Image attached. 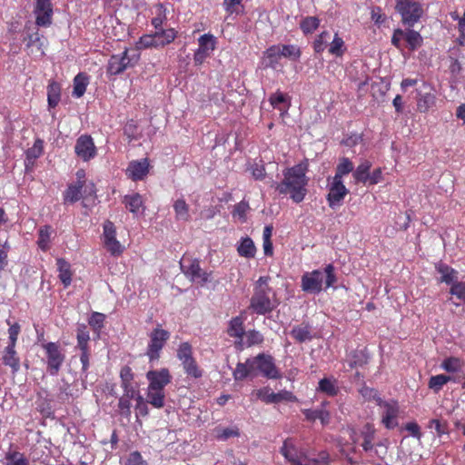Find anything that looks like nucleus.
Wrapping results in <instances>:
<instances>
[{"mask_svg":"<svg viewBox=\"0 0 465 465\" xmlns=\"http://www.w3.org/2000/svg\"><path fill=\"white\" fill-rule=\"evenodd\" d=\"M308 162H302L283 172V179L277 183L276 191L280 194L289 195L296 203L302 202L307 194L309 179L306 176Z\"/></svg>","mask_w":465,"mask_h":465,"instance_id":"obj_1","label":"nucleus"},{"mask_svg":"<svg viewBox=\"0 0 465 465\" xmlns=\"http://www.w3.org/2000/svg\"><path fill=\"white\" fill-rule=\"evenodd\" d=\"M280 452L290 465H331V457L326 450L311 454L292 438L283 441Z\"/></svg>","mask_w":465,"mask_h":465,"instance_id":"obj_2","label":"nucleus"},{"mask_svg":"<svg viewBox=\"0 0 465 465\" xmlns=\"http://www.w3.org/2000/svg\"><path fill=\"white\" fill-rule=\"evenodd\" d=\"M269 276H261L253 287L249 309L259 315L272 312L278 305L275 292L269 286Z\"/></svg>","mask_w":465,"mask_h":465,"instance_id":"obj_3","label":"nucleus"},{"mask_svg":"<svg viewBox=\"0 0 465 465\" xmlns=\"http://www.w3.org/2000/svg\"><path fill=\"white\" fill-rule=\"evenodd\" d=\"M334 266L328 264L324 272L314 270L311 272H306L302 276V289L303 292L310 293H319L322 291L323 277L325 274V288L331 287L336 282L334 273Z\"/></svg>","mask_w":465,"mask_h":465,"instance_id":"obj_4","label":"nucleus"},{"mask_svg":"<svg viewBox=\"0 0 465 465\" xmlns=\"http://www.w3.org/2000/svg\"><path fill=\"white\" fill-rule=\"evenodd\" d=\"M364 396H373L377 405L380 406L381 411V423L389 430H392L399 425L398 416L400 412L398 402L395 401H384L377 396L376 391L371 389L364 390Z\"/></svg>","mask_w":465,"mask_h":465,"instance_id":"obj_5","label":"nucleus"},{"mask_svg":"<svg viewBox=\"0 0 465 465\" xmlns=\"http://www.w3.org/2000/svg\"><path fill=\"white\" fill-rule=\"evenodd\" d=\"M38 342L45 352L47 372L52 376H56L65 359L61 346L55 342H45L43 334L38 338Z\"/></svg>","mask_w":465,"mask_h":465,"instance_id":"obj_6","label":"nucleus"},{"mask_svg":"<svg viewBox=\"0 0 465 465\" xmlns=\"http://www.w3.org/2000/svg\"><path fill=\"white\" fill-rule=\"evenodd\" d=\"M148 336L149 341L145 355L148 357L149 361L153 362L160 359L161 351L170 338V332L158 324Z\"/></svg>","mask_w":465,"mask_h":465,"instance_id":"obj_7","label":"nucleus"},{"mask_svg":"<svg viewBox=\"0 0 465 465\" xmlns=\"http://www.w3.org/2000/svg\"><path fill=\"white\" fill-rule=\"evenodd\" d=\"M396 10L401 15L404 25L411 27L424 14L422 5L417 0H396Z\"/></svg>","mask_w":465,"mask_h":465,"instance_id":"obj_8","label":"nucleus"},{"mask_svg":"<svg viewBox=\"0 0 465 465\" xmlns=\"http://www.w3.org/2000/svg\"><path fill=\"white\" fill-rule=\"evenodd\" d=\"M254 377L261 374L267 379H279L281 372L276 367L273 358L269 354L260 353L252 358Z\"/></svg>","mask_w":465,"mask_h":465,"instance_id":"obj_9","label":"nucleus"},{"mask_svg":"<svg viewBox=\"0 0 465 465\" xmlns=\"http://www.w3.org/2000/svg\"><path fill=\"white\" fill-rule=\"evenodd\" d=\"M181 269L186 277L201 285L207 283L211 280V272L203 271L200 266L199 261L196 259L183 258L181 262Z\"/></svg>","mask_w":465,"mask_h":465,"instance_id":"obj_10","label":"nucleus"},{"mask_svg":"<svg viewBox=\"0 0 465 465\" xmlns=\"http://www.w3.org/2000/svg\"><path fill=\"white\" fill-rule=\"evenodd\" d=\"M216 38L208 33L198 38V48L193 53V63L196 66L202 65L211 56L216 48Z\"/></svg>","mask_w":465,"mask_h":465,"instance_id":"obj_11","label":"nucleus"},{"mask_svg":"<svg viewBox=\"0 0 465 465\" xmlns=\"http://www.w3.org/2000/svg\"><path fill=\"white\" fill-rule=\"evenodd\" d=\"M103 242L106 250L114 256L124 252V247L116 239V228L113 222L107 220L103 225Z\"/></svg>","mask_w":465,"mask_h":465,"instance_id":"obj_12","label":"nucleus"},{"mask_svg":"<svg viewBox=\"0 0 465 465\" xmlns=\"http://www.w3.org/2000/svg\"><path fill=\"white\" fill-rule=\"evenodd\" d=\"M252 396H255L256 399L261 400L262 401L271 404V403H279L282 401H296L297 398L292 394V392L288 391H280L279 392H273L271 391L269 387H263L257 391H254L252 393Z\"/></svg>","mask_w":465,"mask_h":465,"instance_id":"obj_13","label":"nucleus"},{"mask_svg":"<svg viewBox=\"0 0 465 465\" xmlns=\"http://www.w3.org/2000/svg\"><path fill=\"white\" fill-rule=\"evenodd\" d=\"M139 59L138 54L128 55V50L125 49L121 55H113L108 63L107 71L110 74H119L127 67L134 65Z\"/></svg>","mask_w":465,"mask_h":465,"instance_id":"obj_14","label":"nucleus"},{"mask_svg":"<svg viewBox=\"0 0 465 465\" xmlns=\"http://www.w3.org/2000/svg\"><path fill=\"white\" fill-rule=\"evenodd\" d=\"M53 4L50 0H36L34 9L37 26L46 27L52 24Z\"/></svg>","mask_w":465,"mask_h":465,"instance_id":"obj_15","label":"nucleus"},{"mask_svg":"<svg viewBox=\"0 0 465 465\" xmlns=\"http://www.w3.org/2000/svg\"><path fill=\"white\" fill-rule=\"evenodd\" d=\"M436 104V94L432 87L427 84H423L422 89L417 94V110L425 114L429 112Z\"/></svg>","mask_w":465,"mask_h":465,"instance_id":"obj_16","label":"nucleus"},{"mask_svg":"<svg viewBox=\"0 0 465 465\" xmlns=\"http://www.w3.org/2000/svg\"><path fill=\"white\" fill-rule=\"evenodd\" d=\"M330 402L324 401L317 409H303L302 412L305 416V420L310 422H314L319 420L322 426H327L331 422V412L328 410Z\"/></svg>","mask_w":465,"mask_h":465,"instance_id":"obj_17","label":"nucleus"},{"mask_svg":"<svg viewBox=\"0 0 465 465\" xmlns=\"http://www.w3.org/2000/svg\"><path fill=\"white\" fill-rule=\"evenodd\" d=\"M348 193L349 191L344 186L342 180L332 178V182L329 188V193L327 195L329 206L332 209L340 206Z\"/></svg>","mask_w":465,"mask_h":465,"instance_id":"obj_18","label":"nucleus"},{"mask_svg":"<svg viewBox=\"0 0 465 465\" xmlns=\"http://www.w3.org/2000/svg\"><path fill=\"white\" fill-rule=\"evenodd\" d=\"M74 151L84 161H88L96 154V147L92 137L89 135H81L76 140Z\"/></svg>","mask_w":465,"mask_h":465,"instance_id":"obj_19","label":"nucleus"},{"mask_svg":"<svg viewBox=\"0 0 465 465\" xmlns=\"http://www.w3.org/2000/svg\"><path fill=\"white\" fill-rule=\"evenodd\" d=\"M146 379L149 381L148 387L151 389L164 390V387L171 382L172 376L168 369L162 368L160 370L149 371L146 373Z\"/></svg>","mask_w":465,"mask_h":465,"instance_id":"obj_20","label":"nucleus"},{"mask_svg":"<svg viewBox=\"0 0 465 465\" xmlns=\"http://www.w3.org/2000/svg\"><path fill=\"white\" fill-rule=\"evenodd\" d=\"M149 161L147 158L129 163L125 173L133 181L143 180L149 173Z\"/></svg>","mask_w":465,"mask_h":465,"instance_id":"obj_21","label":"nucleus"},{"mask_svg":"<svg viewBox=\"0 0 465 465\" xmlns=\"http://www.w3.org/2000/svg\"><path fill=\"white\" fill-rule=\"evenodd\" d=\"M282 56L280 54L278 45H272L263 53L262 57V64L264 68H272L273 70H280L282 68L281 63Z\"/></svg>","mask_w":465,"mask_h":465,"instance_id":"obj_22","label":"nucleus"},{"mask_svg":"<svg viewBox=\"0 0 465 465\" xmlns=\"http://www.w3.org/2000/svg\"><path fill=\"white\" fill-rule=\"evenodd\" d=\"M436 271L440 274V282L446 284H454L458 280V272L443 262H438L435 265Z\"/></svg>","mask_w":465,"mask_h":465,"instance_id":"obj_23","label":"nucleus"},{"mask_svg":"<svg viewBox=\"0 0 465 465\" xmlns=\"http://www.w3.org/2000/svg\"><path fill=\"white\" fill-rule=\"evenodd\" d=\"M349 74L351 80L357 83L358 90H361L365 85H367L371 79L367 74L366 66L362 64H361L360 70L356 64H353Z\"/></svg>","mask_w":465,"mask_h":465,"instance_id":"obj_24","label":"nucleus"},{"mask_svg":"<svg viewBox=\"0 0 465 465\" xmlns=\"http://www.w3.org/2000/svg\"><path fill=\"white\" fill-rule=\"evenodd\" d=\"M125 207L134 214H137L144 210L143 199L141 194L135 193L125 195L123 200Z\"/></svg>","mask_w":465,"mask_h":465,"instance_id":"obj_25","label":"nucleus"},{"mask_svg":"<svg viewBox=\"0 0 465 465\" xmlns=\"http://www.w3.org/2000/svg\"><path fill=\"white\" fill-rule=\"evenodd\" d=\"M54 234V231L51 226H42L38 231V239L36 241L38 248L44 252L49 250Z\"/></svg>","mask_w":465,"mask_h":465,"instance_id":"obj_26","label":"nucleus"},{"mask_svg":"<svg viewBox=\"0 0 465 465\" xmlns=\"http://www.w3.org/2000/svg\"><path fill=\"white\" fill-rule=\"evenodd\" d=\"M252 362V358H249L245 362H239L236 365L232 372L235 381H242L248 376L254 377L253 365Z\"/></svg>","mask_w":465,"mask_h":465,"instance_id":"obj_27","label":"nucleus"},{"mask_svg":"<svg viewBox=\"0 0 465 465\" xmlns=\"http://www.w3.org/2000/svg\"><path fill=\"white\" fill-rule=\"evenodd\" d=\"M155 30L154 35L159 47H163L173 43L177 37V31L173 28L163 29L161 27Z\"/></svg>","mask_w":465,"mask_h":465,"instance_id":"obj_28","label":"nucleus"},{"mask_svg":"<svg viewBox=\"0 0 465 465\" xmlns=\"http://www.w3.org/2000/svg\"><path fill=\"white\" fill-rule=\"evenodd\" d=\"M238 254L242 257L252 259L256 254V247L250 237L242 238L237 246Z\"/></svg>","mask_w":465,"mask_h":465,"instance_id":"obj_29","label":"nucleus"},{"mask_svg":"<svg viewBox=\"0 0 465 465\" xmlns=\"http://www.w3.org/2000/svg\"><path fill=\"white\" fill-rule=\"evenodd\" d=\"M56 265L59 272L58 277L64 287H68L72 282L71 265L63 258L56 260Z\"/></svg>","mask_w":465,"mask_h":465,"instance_id":"obj_30","label":"nucleus"},{"mask_svg":"<svg viewBox=\"0 0 465 465\" xmlns=\"http://www.w3.org/2000/svg\"><path fill=\"white\" fill-rule=\"evenodd\" d=\"M89 84V76L84 73H79L74 78V90L73 96L80 98L82 97Z\"/></svg>","mask_w":465,"mask_h":465,"instance_id":"obj_31","label":"nucleus"},{"mask_svg":"<svg viewBox=\"0 0 465 465\" xmlns=\"http://www.w3.org/2000/svg\"><path fill=\"white\" fill-rule=\"evenodd\" d=\"M84 181H77L70 184L64 193V201L74 203L82 198Z\"/></svg>","mask_w":465,"mask_h":465,"instance_id":"obj_32","label":"nucleus"},{"mask_svg":"<svg viewBox=\"0 0 465 465\" xmlns=\"http://www.w3.org/2000/svg\"><path fill=\"white\" fill-rule=\"evenodd\" d=\"M317 391L331 397L336 396L339 392L337 381L333 378H323L319 381Z\"/></svg>","mask_w":465,"mask_h":465,"instance_id":"obj_33","label":"nucleus"},{"mask_svg":"<svg viewBox=\"0 0 465 465\" xmlns=\"http://www.w3.org/2000/svg\"><path fill=\"white\" fill-rule=\"evenodd\" d=\"M164 391L160 389L147 388V402L157 409H161L164 406Z\"/></svg>","mask_w":465,"mask_h":465,"instance_id":"obj_34","label":"nucleus"},{"mask_svg":"<svg viewBox=\"0 0 465 465\" xmlns=\"http://www.w3.org/2000/svg\"><path fill=\"white\" fill-rule=\"evenodd\" d=\"M153 14L152 25L155 29H159L167 20V8L162 3H158L153 6Z\"/></svg>","mask_w":465,"mask_h":465,"instance_id":"obj_35","label":"nucleus"},{"mask_svg":"<svg viewBox=\"0 0 465 465\" xmlns=\"http://www.w3.org/2000/svg\"><path fill=\"white\" fill-rule=\"evenodd\" d=\"M61 99V85L56 82H51L47 87V101L51 108H54Z\"/></svg>","mask_w":465,"mask_h":465,"instance_id":"obj_36","label":"nucleus"},{"mask_svg":"<svg viewBox=\"0 0 465 465\" xmlns=\"http://www.w3.org/2000/svg\"><path fill=\"white\" fill-rule=\"evenodd\" d=\"M463 367L464 361L458 357H448L440 364V368L450 373L459 372Z\"/></svg>","mask_w":465,"mask_h":465,"instance_id":"obj_37","label":"nucleus"},{"mask_svg":"<svg viewBox=\"0 0 465 465\" xmlns=\"http://www.w3.org/2000/svg\"><path fill=\"white\" fill-rule=\"evenodd\" d=\"M371 167V163L368 160H363L353 172V178L356 183H367L369 173Z\"/></svg>","mask_w":465,"mask_h":465,"instance_id":"obj_38","label":"nucleus"},{"mask_svg":"<svg viewBox=\"0 0 465 465\" xmlns=\"http://www.w3.org/2000/svg\"><path fill=\"white\" fill-rule=\"evenodd\" d=\"M375 429L372 424L367 423L361 431L363 441L361 446L365 451H371L373 449V440L375 437Z\"/></svg>","mask_w":465,"mask_h":465,"instance_id":"obj_39","label":"nucleus"},{"mask_svg":"<svg viewBox=\"0 0 465 465\" xmlns=\"http://www.w3.org/2000/svg\"><path fill=\"white\" fill-rule=\"evenodd\" d=\"M346 49L343 39L336 33L329 44V53L334 56L341 57L346 52Z\"/></svg>","mask_w":465,"mask_h":465,"instance_id":"obj_40","label":"nucleus"},{"mask_svg":"<svg viewBox=\"0 0 465 465\" xmlns=\"http://www.w3.org/2000/svg\"><path fill=\"white\" fill-rule=\"evenodd\" d=\"M450 381H455V380L451 376L445 374H438L435 376H431L430 378L428 386L435 393H438L442 389V387Z\"/></svg>","mask_w":465,"mask_h":465,"instance_id":"obj_41","label":"nucleus"},{"mask_svg":"<svg viewBox=\"0 0 465 465\" xmlns=\"http://www.w3.org/2000/svg\"><path fill=\"white\" fill-rule=\"evenodd\" d=\"M173 210L176 220L185 222L189 221V205L186 203L184 199H177L173 203Z\"/></svg>","mask_w":465,"mask_h":465,"instance_id":"obj_42","label":"nucleus"},{"mask_svg":"<svg viewBox=\"0 0 465 465\" xmlns=\"http://www.w3.org/2000/svg\"><path fill=\"white\" fill-rule=\"evenodd\" d=\"M227 332L231 337L241 338L244 334L243 320L239 316L232 318Z\"/></svg>","mask_w":465,"mask_h":465,"instance_id":"obj_43","label":"nucleus"},{"mask_svg":"<svg viewBox=\"0 0 465 465\" xmlns=\"http://www.w3.org/2000/svg\"><path fill=\"white\" fill-rule=\"evenodd\" d=\"M353 163L349 158L342 157L336 167V173L333 178L341 180L342 176L353 171Z\"/></svg>","mask_w":465,"mask_h":465,"instance_id":"obj_44","label":"nucleus"},{"mask_svg":"<svg viewBox=\"0 0 465 465\" xmlns=\"http://www.w3.org/2000/svg\"><path fill=\"white\" fill-rule=\"evenodd\" d=\"M282 57L297 61L301 56V50L294 45H277Z\"/></svg>","mask_w":465,"mask_h":465,"instance_id":"obj_45","label":"nucleus"},{"mask_svg":"<svg viewBox=\"0 0 465 465\" xmlns=\"http://www.w3.org/2000/svg\"><path fill=\"white\" fill-rule=\"evenodd\" d=\"M404 38L408 43V45L411 50H415L419 48L420 46H421L423 42L420 33L412 29H409L406 32H404Z\"/></svg>","mask_w":465,"mask_h":465,"instance_id":"obj_46","label":"nucleus"},{"mask_svg":"<svg viewBox=\"0 0 465 465\" xmlns=\"http://www.w3.org/2000/svg\"><path fill=\"white\" fill-rule=\"evenodd\" d=\"M182 365L187 376L193 377L194 379H199L203 374V371L197 364L194 358L191 359L189 361L183 363Z\"/></svg>","mask_w":465,"mask_h":465,"instance_id":"obj_47","label":"nucleus"},{"mask_svg":"<svg viewBox=\"0 0 465 465\" xmlns=\"http://www.w3.org/2000/svg\"><path fill=\"white\" fill-rule=\"evenodd\" d=\"M239 435L240 432L236 427L223 428L219 426L214 429V436L219 440H226L232 437H238Z\"/></svg>","mask_w":465,"mask_h":465,"instance_id":"obj_48","label":"nucleus"},{"mask_svg":"<svg viewBox=\"0 0 465 465\" xmlns=\"http://www.w3.org/2000/svg\"><path fill=\"white\" fill-rule=\"evenodd\" d=\"M269 102L273 108H277L278 110H282L281 104H284V110H287L290 106L286 94L281 91L272 94L269 97Z\"/></svg>","mask_w":465,"mask_h":465,"instance_id":"obj_49","label":"nucleus"},{"mask_svg":"<svg viewBox=\"0 0 465 465\" xmlns=\"http://www.w3.org/2000/svg\"><path fill=\"white\" fill-rule=\"evenodd\" d=\"M76 338L77 348H79L80 351H89L88 341L90 340V335L85 325H80L77 328Z\"/></svg>","mask_w":465,"mask_h":465,"instance_id":"obj_50","label":"nucleus"},{"mask_svg":"<svg viewBox=\"0 0 465 465\" xmlns=\"http://www.w3.org/2000/svg\"><path fill=\"white\" fill-rule=\"evenodd\" d=\"M319 25L320 20L316 16H306L301 21L300 27L303 34L308 35L313 33Z\"/></svg>","mask_w":465,"mask_h":465,"instance_id":"obj_51","label":"nucleus"},{"mask_svg":"<svg viewBox=\"0 0 465 465\" xmlns=\"http://www.w3.org/2000/svg\"><path fill=\"white\" fill-rule=\"evenodd\" d=\"M177 358L183 363L189 361L193 358V347L187 342H182L177 349Z\"/></svg>","mask_w":465,"mask_h":465,"instance_id":"obj_52","label":"nucleus"},{"mask_svg":"<svg viewBox=\"0 0 465 465\" xmlns=\"http://www.w3.org/2000/svg\"><path fill=\"white\" fill-rule=\"evenodd\" d=\"M291 335L299 342H303L312 339L311 330L308 326L294 327L291 331Z\"/></svg>","mask_w":465,"mask_h":465,"instance_id":"obj_53","label":"nucleus"},{"mask_svg":"<svg viewBox=\"0 0 465 465\" xmlns=\"http://www.w3.org/2000/svg\"><path fill=\"white\" fill-rule=\"evenodd\" d=\"M242 2L243 0H223V5L229 15H239L243 10Z\"/></svg>","mask_w":465,"mask_h":465,"instance_id":"obj_54","label":"nucleus"},{"mask_svg":"<svg viewBox=\"0 0 465 465\" xmlns=\"http://www.w3.org/2000/svg\"><path fill=\"white\" fill-rule=\"evenodd\" d=\"M331 39V34L327 31L322 32L317 36L313 43V49L316 53H322L324 49L329 46V40Z\"/></svg>","mask_w":465,"mask_h":465,"instance_id":"obj_55","label":"nucleus"},{"mask_svg":"<svg viewBox=\"0 0 465 465\" xmlns=\"http://www.w3.org/2000/svg\"><path fill=\"white\" fill-rule=\"evenodd\" d=\"M138 48H159L158 43L156 41L154 33L150 35H144L140 37L137 43Z\"/></svg>","mask_w":465,"mask_h":465,"instance_id":"obj_56","label":"nucleus"},{"mask_svg":"<svg viewBox=\"0 0 465 465\" xmlns=\"http://www.w3.org/2000/svg\"><path fill=\"white\" fill-rule=\"evenodd\" d=\"M245 343L247 346L259 345L263 341L262 334L255 330H252L246 332L245 334Z\"/></svg>","mask_w":465,"mask_h":465,"instance_id":"obj_57","label":"nucleus"},{"mask_svg":"<svg viewBox=\"0 0 465 465\" xmlns=\"http://www.w3.org/2000/svg\"><path fill=\"white\" fill-rule=\"evenodd\" d=\"M450 293L456 296L460 301L465 303V282H457L452 284Z\"/></svg>","mask_w":465,"mask_h":465,"instance_id":"obj_58","label":"nucleus"},{"mask_svg":"<svg viewBox=\"0 0 465 465\" xmlns=\"http://www.w3.org/2000/svg\"><path fill=\"white\" fill-rule=\"evenodd\" d=\"M124 465H148V463L139 451H133L126 457Z\"/></svg>","mask_w":465,"mask_h":465,"instance_id":"obj_59","label":"nucleus"},{"mask_svg":"<svg viewBox=\"0 0 465 465\" xmlns=\"http://www.w3.org/2000/svg\"><path fill=\"white\" fill-rule=\"evenodd\" d=\"M104 320H105L104 314L100 313V312H94L89 319V324L94 330H101L104 326Z\"/></svg>","mask_w":465,"mask_h":465,"instance_id":"obj_60","label":"nucleus"},{"mask_svg":"<svg viewBox=\"0 0 465 465\" xmlns=\"http://www.w3.org/2000/svg\"><path fill=\"white\" fill-rule=\"evenodd\" d=\"M248 210H249V204L245 202H241L235 205L234 211H233V216L234 217L237 216L240 220L244 222Z\"/></svg>","mask_w":465,"mask_h":465,"instance_id":"obj_61","label":"nucleus"},{"mask_svg":"<svg viewBox=\"0 0 465 465\" xmlns=\"http://www.w3.org/2000/svg\"><path fill=\"white\" fill-rule=\"evenodd\" d=\"M131 400L132 398H127L125 396H122L119 399L118 407L121 414L128 417L131 414Z\"/></svg>","mask_w":465,"mask_h":465,"instance_id":"obj_62","label":"nucleus"},{"mask_svg":"<svg viewBox=\"0 0 465 465\" xmlns=\"http://www.w3.org/2000/svg\"><path fill=\"white\" fill-rule=\"evenodd\" d=\"M121 384L131 383L134 380V373L129 366H124L120 371Z\"/></svg>","mask_w":465,"mask_h":465,"instance_id":"obj_63","label":"nucleus"},{"mask_svg":"<svg viewBox=\"0 0 465 465\" xmlns=\"http://www.w3.org/2000/svg\"><path fill=\"white\" fill-rule=\"evenodd\" d=\"M6 465H26V460L20 453L15 452L6 457Z\"/></svg>","mask_w":465,"mask_h":465,"instance_id":"obj_64","label":"nucleus"}]
</instances>
